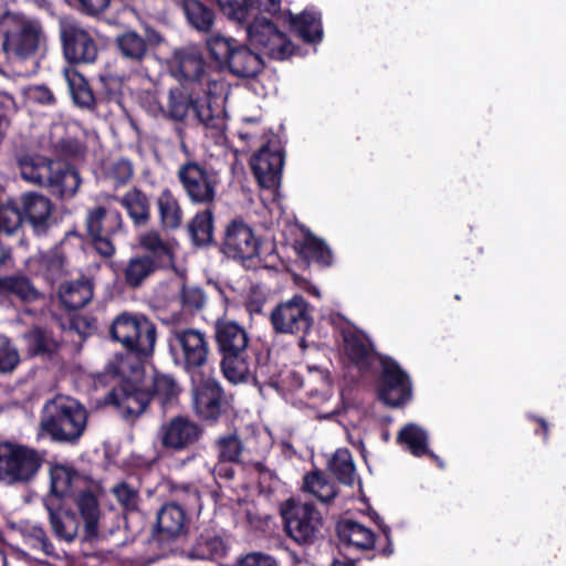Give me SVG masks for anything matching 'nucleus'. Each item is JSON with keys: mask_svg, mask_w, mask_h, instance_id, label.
Instances as JSON below:
<instances>
[{"mask_svg": "<svg viewBox=\"0 0 566 566\" xmlns=\"http://www.w3.org/2000/svg\"><path fill=\"white\" fill-rule=\"evenodd\" d=\"M55 159L46 156L18 151L14 156L23 180L46 188L57 199L73 198L82 184L78 169L70 163L85 158L87 148L76 137H62L52 144Z\"/></svg>", "mask_w": 566, "mask_h": 566, "instance_id": "f257e3e1", "label": "nucleus"}, {"mask_svg": "<svg viewBox=\"0 0 566 566\" xmlns=\"http://www.w3.org/2000/svg\"><path fill=\"white\" fill-rule=\"evenodd\" d=\"M213 338L226 379L233 384L249 379L260 385L268 382L270 354L250 345L249 334L242 325L218 318L213 325Z\"/></svg>", "mask_w": 566, "mask_h": 566, "instance_id": "f03ea898", "label": "nucleus"}, {"mask_svg": "<svg viewBox=\"0 0 566 566\" xmlns=\"http://www.w3.org/2000/svg\"><path fill=\"white\" fill-rule=\"evenodd\" d=\"M106 370L118 377L119 382L107 394L105 402L114 406L127 422H135L147 415L151 400L143 379V364L120 354L114 357Z\"/></svg>", "mask_w": 566, "mask_h": 566, "instance_id": "7ed1b4c3", "label": "nucleus"}, {"mask_svg": "<svg viewBox=\"0 0 566 566\" xmlns=\"http://www.w3.org/2000/svg\"><path fill=\"white\" fill-rule=\"evenodd\" d=\"M88 411L82 402L55 395L40 411L39 434L53 443L76 446L86 431Z\"/></svg>", "mask_w": 566, "mask_h": 566, "instance_id": "20e7f679", "label": "nucleus"}, {"mask_svg": "<svg viewBox=\"0 0 566 566\" xmlns=\"http://www.w3.org/2000/svg\"><path fill=\"white\" fill-rule=\"evenodd\" d=\"M174 500L165 502L156 512L151 538L161 548H169L190 532V510L201 507V492L193 484L174 490Z\"/></svg>", "mask_w": 566, "mask_h": 566, "instance_id": "39448f33", "label": "nucleus"}, {"mask_svg": "<svg viewBox=\"0 0 566 566\" xmlns=\"http://www.w3.org/2000/svg\"><path fill=\"white\" fill-rule=\"evenodd\" d=\"M214 92L205 88L180 84L171 87L167 94V102L161 105L160 102L153 97L150 111L153 115H160L165 119L175 123H185L189 115L198 124L207 128H217L219 117L214 115L211 107L210 96Z\"/></svg>", "mask_w": 566, "mask_h": 566, "instance_id": "423d86ee", "label": "nucleus"}, {"mask_svg": "<svg viewBox=\"0 0 566 566\" xmlns=\"http://www.w3.org/2000/svg\"><path fill=\"white\" fill-rule=\"evenodd\" d=\"M108 333L113 340L126 349L127 356L140 364L154 354L157 327L145 314L119 313L113 319Z\"/></svg>", "mask_w": 566, "mask_h": 566, "instance_id": "0eeeda50", "label": "nucleus"}, {"mask_svg": "<svg viewBox=\"0 0 566 566\" xmlns=\"http://www.w3.org/2000/svg\"><path fill=\"white\" fill-rule=\"evenodd\" d=\"M206 48L220 72H229L241 78L255 77L264 67L260 53L252 51L239 40L221 34L210 35L206 40Z\"/></svg>", "mask_w": 566, "mask_h": 566, "instance_id": "6e6552de", "label": "nucleus"}, {"mask_svg": "<svg viewBox=\"0 0 566 566\" xmlns=\"http://www.w3.org/2000/svg\"><path fill=\"white\" fill-rule=\"evenodd\" d=\"M42 28L23 15L6 12L0 17V65L34 56L40 46Z\"/></svg>", "mask_w": 566, "mask_h": 566, "instance_id": "1a4fd4ad", "label": "nucleus"}, {"mask_svg": "<svg viewBox=\"0 0 566 566\" xmlns=\"http://www.w3.org/2000/svg\"><path fill=\"white\" fill-rule=\"evenodd\" d=\"M45 459L35 448L10 440L0 441V484L27 485L35 480Z\"/></svg>", "mask_w": 566, "mask_h": 566, "instance_id": "9d476101", "label": "nucleus"}, {"mask_svg": "<svg viewBox=\"0 0 566 566\" xmlns=\"http://www.w3.org/2000/svg\"><path fill=\"white\" fill-rule=\"evenodd\" d=\"M280 514L286 536L297 545L311 546L319 537L323 517L313 503L289 499L281 504Z\"/></svg>", "mask_w": 566, "mask_h": 566, "instance_id": "9b49d317", "label": "nucleus"}, {"mask_svg": "<svg viewBox=\"0 0 566 566\" xmlns=\"http://www.w3.org/2000/svg\"><path fill=\"white\" fill-rule=\"evenodd\" d=\"M169 65L172 75L180 84L214 92L219 82L211 77L205 50L198 44H187L175 49Z\"/></svg>", "mask_w": 566, "mask_h": 566, "instance_id": "f8f14e48", "label": "nucleus"}, {"mask_svg": "<svg viewBox=\"0 0 566 566\" xmlns=\"http://www.w3.org/2000/svg\"><path fill=\"white\" fill-rule=\"evenodd\" d=\"M177 179L192 205L211 207L217 199L220 177L207 164L187 160L177 170Z\"/></svg>", "mask_w": 566, "mask_h": 566, "instance_id": "ddd939ff", "label": "nucleus"}, {"mask_svg": "<svg viewBox=\"0 0 566 566\" xmlns=\"http://www.w3.org/2000/svg\"><path fill=\"white\" fill-rule=\"evenodd\" d=\"M59 39L62 55L69 66L88 65L96 62L99 53L98 42L93 31L76 20H63L59 23Z\"/></svg>", "mask_w": 566, "mask_h": 566, "instance_id": "4468645a", "label": "nucleus"}, {"mask_svg": "<svg viewBox=\"0 0 566 566\" xmlns=\"http://www.w3.org/2000/svg\"><path fill=\"white\" fill-rule=\"evenodd\" d=\"M205 436V428L188 415H175L157 429L156 441L163 451L182 453L196 449Z\"/></svg>", "mask_w": 566, "mask_h": 566, "instance_id": "2eb2a0df", "label": "nucleus"}, {"mask_svg": "<svg viewBox=\"0 0 566 566\" xmlns=\"http://www.w3.org/2000/svg\"><path fill=\"white\" fill-rule=\"evenodd\" d=\"M170 352L175 365L193 378L195 374L208 364L210 347L206 334L201 331L179 328L172 333Z\"/></svg>", "mask_w": 566, "mask_h": 566, "instance_id": "dca6fc26", "label": "nucleus"}, {"mask_svg": "<svg viewBox=\"0 0 566 566\" xmlns=\"http://www.w3.org/2000/svg\"><path fill=\"white\" fill-rule=\"evenodd\" d=\"M262 240L253 228L241 218L230 220L217 242L218 251L234 261L245 265L260 256Z\"/></svg>", "mask_w": 566, "mask_h": 566, "instance_id": "f3484780", "label": "nucleus"}, {"mask_svg": "<svg viewBox=\"0 0 566 566\" xmlns=\"http://www.w3.org/2000/svg\"><path fill=\"white\" fill-rule=\"evenodd\" d=\"M377 377V398L390 408L405 406L412 398V382L409 374L391 356L380 357Z\"/></svg>", "mask_w": 566, "mask_h": 566, "instance_id": "a211bd4d", "label": "nucleus"}, {"mask_svg": "<svg viewBox=\"0 0 566 566\" xmlns=\"http://www.w3.org/2000/svg\"><path fill=\"white\" fill-rule=\"evenodd\" d=\"M123 228L122 213L116 209L95 206L85 216L86 237L94 250L103 258H112L116 248L112 238Z\"/></svg>", "mask_w": 566, "mask_h": 566, "instance_id": "6ab92c4d", "label": "nucleus"}, {"mask_svg": "<svg viewBox=\"0 0 566 566\" xmlns=\"http://www.w3.org/2000/svg\"><path fill=\"white\" fill-rule=\"evenodd\" d=\"M264 143L250 159L251 170L264 189H275L281 184L284 166V149L279 135L270 132L263 135Z\"/></svg>", "mask_w": 566, "mask_h": 566, "instance_id": "aec40b11", "label": "nucleus"}, {"mask_svg": "<svg viewBox=\"0 0 566 566\" xmlns=\"http://www.w3.org/2000/svg\"><path fill=\"white\" fill-rule=\"evenodd\" d=\"M254 11L252 22L247 25L248 40L251 45L273 60H284L292 55L294 45L287 35L280 31L270 19L259 17Z\"/></svg>", "mask_w": 566, "mask_h": 566, "instance_id": "412c9836", "label": "nucleus"}, {"mask_svg": "<svg viewBox=\"0 0 566 566\" xmlns=\"http://www.w3.org/2000/svg\"><path fill=\"white\" fill-rule=\"evenodd\" d=\"M270 322L277 334L306 335L313 325V316L307 301L302 295L277 304L270 315Z\"/></svg>", "mask_w": 566, "mask_h": 566, "instance_id": "4be33fe9", "label": "nucleus"}, {"mask_svg": "<svg viewBox=\"0 0 566 566\" xmlns=\"http://www.w3.org/2000/svg\"><path fill=\"white\" fill-rule=\"evenodd\" d=\"M192 407L196 415L205 422L217 423L227 415L230 403L220 382L213 378H201L193 386Z\"/></svg>", "mask_w": 566, "mask_h": 566, "instance_id": "5701e85b", "label": "nucleus"}, {"mask_svg": "<svg viewBox=\"0 0 566 566\" xmlns=\"http://www.w3.org/2000/svg\"><path fill=\"white\" fill-rule=\"evenodd\" d=\"M342 337L344 353L360 375L373 374L376 364L380 363V357L386 356L376 350L371 339L361 331L343 329Z\"/></svg>", "mask_w": 566, "mask_h": 566, "instance_id": "b1692460", "label": "nucleus"}, {"mask_svg": "<svg viewBox=\"0 0 566 566\" xmlns=\"http://www.w3.org/2000/svg\"><path fill=\"white\" fill-rule=\"evenodd\" d=\"M20 206L25 226L36 237L46 235L54 223L52 201L43 195L31 191L21 195Z\"/></svg>", "mask_w": 566, "mask_h": 566, "instance_id": "393cba45", "label": "nucleus"}, {"mask_svg": "<svg viewBox=\"0 0 566 566\" xmlns=\"http://www.w3.org/2000/svg\"><path fill=\"white\" fill-rule=\"evenodd\" d=\"M143 379L151 402L157 401L164 415L179 403L182 387L172 374L154 368L150 375H146L144 370Z\"/></svg>", "mask_w": 566, "mask_h": 566, "instance_id": "a878e982", "label": "nucleus"}, {"mask_svg": "<svg viewBox=\"0 0 566 566\" xmlns=\"http://www.w3.org/2000/svg\"><path fill=\"white\" fill-rule=\"evenodd\" d=\"M160 40V34L155 31L144 38L135 30H126L116 35L114 45L124 61L132 65H140Z\"/></svg>", "mask_w": 566, "mask_h": 566, "instance_id": "bb28decb", "label": "nucleus"}, {"mask_svg": "<svg viewBox=\"0 0 566 566\" xmlns=\"http://www.w3.org/2000/svg\"><path fill=\"white\" fill-rule=\"evenodd\" d=\"M138 245L142 252L137 255L146 260L157 272L175 268V251L157 230H149L140 234Z\"/></svg>", "mask_w": 566, "mask_h": 566, "instance_id": "cd10ccee", "label": "nucleus"}, {"mask_svg": "<svg viewBox=\"0 0 566 566\" xmlns=\"http://www.w3.org/2000/svg\"><path fill=\"white\" fill-rule=\"evenodd\" d=\"M229 546L213 528L202 530L181 555L189 560H217L226 557Z\"/></svg>", "mask_w": 566, "mask_h": 566, "instance_id": "c85d7f7f", "label": "nucleus"}, {"mask_svg": "<svg viewBox=\"0 0 566 566\" xmlns=\"http://www.w3.org/2000/svg\"><path fill=\"white\" fill-rule=\"evenodd\" d=\"M43 504L48 511L49 523L54 537L59 542L73 543L78 536L80 520L77 514L63 509L61 503H55L51 496H45Z\"/></svg>", "mask_w": 566, "mask_h": 566, "instance_id": "c756f323", "label": "nucleus"}, {"mask_svg": "<svg viewBox=\"0 0 566 566\" xmlns=\"http://www.w3.org/2000/svg\"><path fill=\"white\" fill-rule=\"evenodd\" d=\"M220 11L239 23L248 22L253 12L275 15L281 11L280 0H217Z\"/></svg>", "mask_w": 566, "mask_h": 566, "instance_id": "7c9ffc66", "label": "nucleus"}, {"mask_svg": "<svg viewBox=\"0 0 566 566\" xmlns=\"http://www.w3.org/2000/svg\"><path fill=\"white\" fill-rule=\"evenodd\" d=\"M290 30L306 44H318L324 31L322 13L315 8H306L298 14L289 13Z\"/></svg>", "mask_w": 566, "mask_h": 566, "instance_id": "2f4dec72", "label": "nucleus"}, {"mask_svg": "<svg viewBox=\"0 0 566 566\" xmlns=\"http://www.w3.org/2000/svg\"><path fill=\"white\" fill-rule=\"evenodd\" d=\"M108 200L119 203L135 227H145L151 219L149 197L138 187H133L123 196L108 195Z\"/></svg>", "mask_w": 566, "mask_h": 566, "instance_id": "473e14b6", "label": "nucleus"}, {"mask_svg": "<svg viewBox=\"0 0 566 566\" xmlns=\"http://www.w3.org/2000/svg\"><path fill=\"white\" fill-rule=\"evenodd\" d=\"M186 232L193 248H216L218 240L214 238V212L211 207L196 212L187 223Z\"/></svg>", "mask_w": 566, "mask_h": 566, "instance_id": "72a5a7b5", "label": "nucleus"}, {"mask_svg": "<svg viewBox=\"0 0 566 566\" xmlns=\"http://www.w3.org/2000/svg\"><path fill=\"white\" fill-rule=\"evenodd\" d=\"M76 506L84 522L82 541L93 542L98 538L101 509L96 495L86 490L78 493Z\"/></svg>", "mask_w": 566, "mask_h": 566, "instance_id": "f704fd0d", "label": "nucleus"}, {"mask_svg": "<svg viewBox=\"0 0 566 566\" xmlns=\"http://www.w3.org/2000/svg\"><path fill=\"white\" fill-rule=\"evenodd\" d=\"M94 293V284L91 279H81L65 282L60 286L59 297L63 306L69 311H77L90 303Z\"/></svg>", "mask_w": 566, "mask_h": 566, "instance_id": "c9c22d12", "label": "nucleus"}, {"mask_svg": "<svg viewBox=\"0 0 566 566\" xmlns=\"http://www.w3.org/2000/svg\"><path fill=\"white\" fill-rule=\"evenodd\" d=\"M36 297L38 292L25 275L0 276V304L12 303L13 301L31 302Z\"/></svg>", "mask_w": 566, "mask_h": 566, "instance_id": "e433bc0d", "label": "nucleus"}, {"mask_svg": "<svg viewBox=\"0 0 566 566\" xmlns=\"http://www.w3.org/2000/svg\"><path fill=\"white\" fill-rule=\"evenodd\" d=\"M336 533L340 543L346 546H354L363 551L373 549L375 547V533L356 521H339L336 524Z\"/></svg>", "mask_w": 566, "mask_h": 566, "instance_id": "4c0bfd02", "label": "nucleus"}, {"mask_svg": "<svg viewBox=\"0 0 566 566\" xmlns=\"http://www.w3.org/2000/svg\"><path fill=\"white\" fill-rule=\"evenodd\" d=\"M63 76L73 103L80 108L93 109L96 106V99L85 76L72 66L64 67Z\"/></svg>", "mask_w": 566, "mask_h": 566, "instance_id": "58836bf2", "label": "nucleus"}, {"mask_svg": "<svg viewBox=\"0 0 566 566\" xmlns=\"http://www.w3.org/2000/svg\"><path fill=\"white\" fill-rule=\"evenodd\" d=\"M159 226L164 231H175L182 224L184 210L178 198L169 188L160 191L157 198Z\"/></svg>", "mask_w": 566, "mask_h": 566, "instance_id": "ea45409f", "label": "nucleus"}, {"mask_svg": "<svg viewBox=\"0 0 566 566\" xmlns=\"http://www.w3.org/2000/svg\"><path fill=\"white\" fill-rule=\"evenodd\" d=\"M78 472L73 465L55 463L50 469V494L55 503H61L64 496L72 492L74 480Z\"/></svg>", "mask_w": 566, "mask_h": 566, "instance_id": "a19ab883", "label": "nucleus"}, {"mask_svg": "<svg viewBox=\"0 0 566 566\" xmlns=\"http://www.w3.org/2000/svg\"><path fill=\"white\" fill-rule=\"evenodd\" d=\"M28 353L31 356L52 358L60 350V343L51 331L34 326L27 335Z\"/></svg>", "mask_w": 566, "mask_h": 566, "instance_id": "79ce46f5", "label": "nucleus"}, {"mask_svg": "<svg viewBox=\"0 0 566 566\" xmlns=\"http://www.w3.org/2000/svg\"><path fill=\"white\" fill-rule=\"evenodd\" d=\"M155 273H157V271L137 254L129 258L120 269V277L126 287L130 290L140 289Z\"/></svg>", "mask_w": 566, "mask_h": 566, "instance_id": "37998d69", "label": "nucleus"}, {"mask_svg": "<svg viewBox=\"0 0 566 566\" xmlns=\"http://www.w3.org/2000/svg\"><path fill=\"white\" fill-rule=\"evenodd\" d=\"M397 442L405 446L415 457L421 458L429 453L428 432L416 423H408L401 428L397 436Z\"/></svg>", "mask_w": 566, "mask_h": 566, "instance_id": "c03bdc74", "label": "nucleus"}, {"mask_svg": "<svg viewBox=\"0 0 566 566\" xmlns=\"http://www.w3.org/2000/svg\"><path fill=\"white\" fill-rule=\"evenodd\" d=\"M182 9L188 22L198 31L210 32L216 20L214 10L200 0H184Z\"/></svg>", "mask_w": 566, "mask_h": 566, "instance_id": "a18cd8bd", "label": "nucleus"}, {"mask_svg": "<svg viewBox=\"0 0 566 566\" xmlns=\"http://www.w3.org/2000/svg\"><path fill=\"white\" fill-rule=\"evenodd\" d=\"M300 256L310 265L317 264L319 268H328L333 264V253L324 240L310 237L300 247Z\"/></svg>", "mask_w": 566, "mask_h": 566, "instance_id": "49530a36", "label": "nucleus"}, {"mask_svg": "<svg viewBox=\"0 0 566 566\" xmlns=\"http://www.w3.org/2000/svg\"><path fill=\"white\" fill-rule=\"evenodd\" d=\"M328 470L342 484L352 486L355 482L356 468L350 451L339 448L328 461Z\"/></svg>", "mask_w": 566, "mask_h": 566, "instance_id": "de8ad7c7", "label": "nucleus"}, {"mask_svg": "<svg viewBox=\"0 0 566 566\" xmlns=\"http://www.w3.org/2000/svg\"><path fill=\"white\" fill-rule=\"evenodd\" d=\"M39 263L48 277H60L66 271L67 266V258L63 249V242L41 253Z\"/></svg>", "mask_w": 566, "mask_h": 566, "instance_id": "09e8293b", "label": "nucleus"}, {"mask_svg": "<svg viewBox=\"0 0 566 566\" xmlns=\"http://www.w3.org/2000/svg\"><path fill=\"white\" fill-rule=\"evenodd\" d=\"M304 490L323 503H329L337 495L336 486L327 481L321 471L305 474Z\"/></svg>", "mask_w": 566, "mask_h": 566, "instance_id": "8fccbe9b", "label": "nucleus"}, {"mask_svg": "<svg viewBox=\"0 0 566 566\" xmlns=\"http://www.w3.org/2000/svg\"><path fill=\"white\" fill-rule=\"evenodd\" d=\"M22 536L24 542L33 549L42 552L45 556H57L55 546L42 525L28 524L22 530Z\"/></svg>", "mask_w": 566, "mask_h": 566, "instance_id": "3c124183", "label": "nucleus"}, {"mask_svg": "<svg viewBox=\"0 0 566 566\" xmlns=\"http://www.w3.org/2000/svg\"><path fill=\"white\" fill-rule=\"evenodd\" d=\"M21 206L14 200L0 203V233L14 234L25 226Z\"/></svg>", "mask_w": 566, "mask_h": 566, "instance_id": "603ef678", "label": "nucleus"}, {"mask_svg": "<svg viewBox=\"0 0 566 566\" xmlns=\"http://www.w3.org/2000/svg\"><path fill=\"white\" fill-rule=\"evenodd\" d=\"M112 494L124 512L135 513L139 511L140 494L138 489L126 481H120L112 488Z\"/></svg>", "mask_w": 566, "mask_h": 566, "instance_id": "864d4df0", "label": "nucleus"}, {"mask_svg": "<svg viewBox=\"0 0 566 566\" xmlns=\"http://www.w3.org/2000/svg\"><path fill=\"white\" fill-rule=\"evenodd\" d=\"M218 460L239 462L243 451L241 440L237 434H227L216 440Z\"/></svg>", "mask_w": 566, "mask_h": 566, "instance_id": "5fc2aeb1", "label": "nucleus"}, {"mask_svg": "<svg viewBox=\"0 0 566 566\" xmlns=\"http://www.w3.org/2000/svg\"><path fill=\"white\" fill-rule=\"evenodd\" d=\"M80 14L99 20L109 9L112 0H67Z\"/></svg>", "mask_w": 566, "mask_h": 566, "instance_id": "6e6d98bb", "label": "nucleus"}, {"mask_svg": "<svg viewBox=\"0 0 566 566\" xmlns=\"http://www.w3.org/2000/svg\"><path fill=\"white\" fill-rule=\"evenodd\" d=\"M134 176L130 160L120 158L109 165L106 177L114 182L115 189L126 186Z\"/></svg>", "mask_w": 566, "mask_h": 566, "instance_id": "4d7b16f0", "label": "nucleus"}, {"mask_svg": "<svg viewBox=\"0 0 566 566\" xmlns=\"http://www.w3.org/2000/svg\"><path fill=\"white\" fill-rule=\"evenodd\" d=\"M238 566H280L279 560L262 552H251L240 557Z\"/></svg>", "mask_w": 566, "mask_h": 566, "instance_id": "13d9d810", "label": "nucleus"}, {"mask_svg": "<svg viewBox=\"0 0 566 566\" xmlns=\"http://www.w3.org/2000/svg\"><path fill=\"white\" fill-rule=\"evenodd\" d=\"M181 301L187 307L200 310L206 303V295L200 287L185 285L181 290Z\"/></svg>", "mask_w": 566, "mask_h": 566, "instance_id": "bf43d9fd", "label": "nucleus"}, {"mask_svg": "<svg viewBox=\"0 0 566 566\" xmlns=\"http://www.w3.org/2000/svg\"><path fill=\"white\" fill-rule=\"evenodd\" d=\"M30 101L43 105L51 106L56 103L53 92L45 85H33L28 91Z\"/></svg>", "mask_w": 566, "mask_h": 566, "instance_id": "052dcab7", "label": "nucleus"}, {"mask_svg": "<svg viewBox=\"0 0 566 566\" xmlns=\"http://www.w3.org/2000/svg\"><path fill=\"white\" fill-rule=\"evenodd\" d=\"M19 364V355L7 346H0V373H8Z\"/></svg>", "mask_w": 566, "mask_h": 566, "instance_id": "680f3d73", "label": "nucleus"}, {"mask_svg": "<svg viewBox=\"0 0 566 566\" xmlns=\"http://www.w3.org/2000/svg\"><path fill=\"white\" fill-rule=\"evenodd\" d=\"M376 520L379 530L386 537V546L380 551V555L384 557H389L394 554V543L391 539V530L388 525H386L382 520L379 517L377 513H375Z\"/></svg>", "mask_w": 566, "mask_h": 566, "instance_id": "e2e57ef3", "label": "nucleus"}, {"mask_svg": "<svg viewBox=\"0 0 566 566\" xmlns=\"http://www.w3.org/2000/svg\"><path fill=\"white\" fill-rule=\"evenodd\" d=\"M231 463L232 462L219 460L213 469L214 475L227 481L232 480L234 478L235 471Z\"/></svg>", "mask_w": 566, "mask_h": 566, "instance_id": "0e129e2a", "label": "nucleus"}, {"mask_svg": "<svg viewBox=\"0 0 566 566\" xmlns=\"http://www.w3.org/2000/svg\"><path fill=\"white\" fill-rule=\"evenodd\" d=\"M527 418L531 421L536 422L538 424V428L535 430V434H541L543 437L544 442H547L549 438L548 422L539 416L528 415Z\"/></svg>", "mask_w": 566, "mask_h": 566, "instance_id": "69168bd1", "label": "nucleus"}, {"mask_svg": "<svg viewBox=\"0 0 566 566\" xmlns=\"http://www.w3.org/2000/svg\"><path fill=\"white\" fill-rule=\"evenodd\" d=\"M265 300L261 296H250L245 302V308L250 315L262 314Z\"/></svg>", "mask_w": 566, "mask_h": 566, "instance_id": "338daca9", "label": "nucleus"}, {"mask_svg": "<svg viewBox=\"0 0 566 566\" xmlns=\"http://www.w3.org/2000/svg\"><path fill=\"white\" fill-rule=\"evenodd\" d=\"M11 258V249L0 243V268L4 266Z\"/></svg>", "mask_w": 566, "mask_h": 566, "instance_id": "774afa93", "label": "nucleus"}]
</instances>
